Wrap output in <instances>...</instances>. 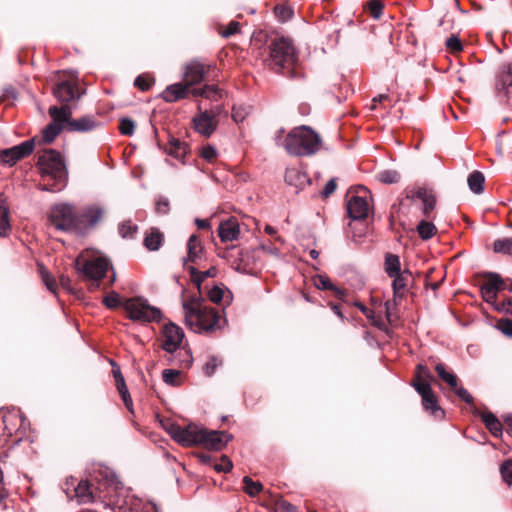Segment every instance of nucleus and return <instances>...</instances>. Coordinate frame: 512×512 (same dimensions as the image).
<instances>
[{
	"label": "nucleus",
	"instance_id": "1",
	"mask_svg": "<svg viewBox=\"0 0 512 512\" xmlns=\"http://www.w3.org/2000/svg\"><path fill=\"white\" fill-rule=\"evenodd\" d=\"M277 146H281L289 155L311 156L321 147L320 136L309 126L293 128L285 135L284 128H280L274 136Z\"/></svg>",
	"mask_w": 512,
	"mask_h": 512
},
{
	"label": "nucleus",
	"instance_id": "2",
	"mask_svg": "<svg viewBox=\"0 0 512 512\" xmlns=\"http://www.w3.org/2000/svg\"><path fill=\"white\" fill-rule=\"evenodd\" d=\"M185 322L196 333L212 332L221 328L220 315L211 307L203 304L199 296L182 300Z\"/></svg>",
	"mask_w": 512,
	"mask_h": 512
},
{
	"label": "nucleus",
	"instance_id": "3",
	"mask_svg": "<svg viewBox=\"0 0 512 512\" xmlns=\"http://www.w3.org/2000/svg\"><path fill=\"white\" fill-rule=\"evenodd\" d=\"M40 174L43 178H49L53 181L52 185H42L43 191L58 192L67 184L68 170L62 155L53 149L43 152L37 162Z\"/></svg>",
	"mask_w": 512,
	"mask_h": 512
},
{
	"label": "nucleus",
	"instance_id": "4",
	"mask_svg": "<svg viewBox=\"0 0 512 512\" xmlns=\"http://www.w3.org/2000/svg\"><path fill=\"white\" fill-rule=\"evenodd\" d=\"M298 60L297 50L293 42L286 37L273 40L269 46V66L280 73L283 69H289Z\"/></svg>",
	"mask_w": 512,
	"mask_h": 512
},
{
	"label": "nucleus",
	"instance_id": "5",
	"mask_svg": "<svg viewBox=\"0 0 512 512\" xmlns=\"http://www.w3.org/2000/svg\"><path fill=\"white\" fill-rule=\"evenodd\" d=\"M123 307L132 321L152 322L160 321L162 318L160 309L150 305L148 300L142 297L127 299Z\"/></svg>",
	"mask_w": 512,
	"mask_h": 512
},
{
	"label": "nucleus",
	"instance_id": "6",
	"mask_svg": "<svg viewBox=\"0 0 512 512\" xmlns=\"http://www.w3.org/2000/svg\"><path fill=\"white\" fill-rule=\"evenodd\" d=\"M50 222L56 229L82 234L79 217L69 204L55 205L50 212Z\"/></svg>",
	"mask_w": 512,
	"mask_h": 512
},
{
	"label": "nucleus",
	"instance_id": "7",
	"mask_svg": "<svg viewBox=\"0 0 512 512\" xmlns=\"http://www.w3.org/2000/svg\"><path fill=\"white\" fill-rule=\"evenodd\" d=\"M369 197V191L363 186L348 191L346 209L351 219L361 220L368 216L371 209Z\"/></svg>",
	"mask_w": 512,
	"mask_h": 512
},
{
	"label": "nucleus",
	"instance_id": "8",
	"mask_svg": "<svg viewBox=\"0 0 512 512\" xmlns=\"http://www.w3.org/2000/svg\"><path fill=\"white\" fill-rule=\"evenodd\" d=\"M224 111L223 106L215 105L210 109L202 110L199 105V113L193 118V126L197 133L204 137H210L217 129L218 117Z\"/></svg>",
	"mask_w": 512,
	"mask_h": 512
},
{
	"label": "nucleus",
	"instance_id": "9",
	"mask_svg": "<svg viewBox=\"0 0 512 512\" xmlns=\"http://www.w3.org/2000/svg\"><path fill=\"white\" fill-rule=\"evenodd\" d=\"M110 262L104 257H93L86 259L84 255H79L75 260V268L79 273H82L86 278L99 281L102 279L108 268Z\"/></svg>",
	"mask_w": 512,
	"mask_h": 512
},
{
	"label": "nucleus",
	"instance_id": "10",
	"mask_svg": "<svg viewBox=\"0 0 512 512\" xmlns=\"http://www.w3.org/2000/svg\"><path fill=\"white\" fill-rule=\"evenodd\" d=\"M405 199H402L400 204L404 206L406 202L416 204L418 201L422 204L423 214L428 217L430 212L433 211L436 205V197L432 191L424 187H412L405 190Z\"/></svg>",
	"mask_w": 512,
	"mask_h": 512
},
{
	"label": "nucleus",
	"instance_id": "11",
	"mask_svg": "<svg viewBox=\"0 0 512 512\" xmlns=\"http://www.w3.org/2000/svg\"><path fill=\"white\" fill-rule=\"evenodd\" d=\"M169 434L173 440L183 446L198 445L203 439L202 428L195 424H189L186 427L171 425Z\"/></svg>",
	"mask_w": 512,
	"mask_h": 512
},
{
	"label": "nucleus",
	"instance_id": "12",
	"mask_svg": "<svg viewBox=\"0 0 512 512\" xmlns=\"http://www.w3.org/2000/svg\"><path fill=\"white\" fill-rule=\"evenodd\" d=\"M34 150V139L26 140L8 149L0 150V164L13 166Z\"/></svg>",
	"mask_w": 512,
	"mask_h": 512
},
{
	"label": "nucleus",
	"instance_id": "13",
	"mask_svg": "<svg viewBox=\"0 0 512 512\" xmlns=\"http://www.w3.org/2000/svg\"><path fill=\"white\" fill-rule=\"evenodd\" d=\"M183 337L184 332L179 326L174 323L166 324L163 329L162 348L168 353L175 352L180 347Z\"/></svg>",
	"mask_w": 512,
	"mask_h": 512
},
{
	"label": "nucleus",
	"instance_id": "14",
	"mask_svg": "<svg viewBox=\"0 0 512 512\" xmlns=\"http://www.w3.org/2000/svg\"><path fill=\"white\" fill-rule=\"evenodd\" d=\"M108 483V498L109 502L115 506L116 509H118L117 512H158V509L155 504H146L143 506V508L139 510H134L132 508L128 507L127 501L124 499H113V495L111 494L112 491H115L117 489L118 483L116 482V479L114 476H112L110 479L107 480Z\"/></svg>",
	"mask_w": 512,
	"mask_h": 512
},
{
	"label": "nucleus",
	"instance_id": "15",
	"mask_svg": "<svg viewBox=\"0 0 512 512\" xmlns=\"http://www.w3.org/2000/svg\"><path fill=\"white\" fill-rule=\"evenodd\" d=\"M203 439L199 443L207 449L219 451L223 449L231 438L224 431L206 430L202 428Z\"/></svg>",
	"mask_w": 512,
	"mask_h": 512
},
{
	"label": "nucleus",
	"instance_id": "16",
	"mask_svg": "<svg viewBox=\"0 0 512 512\" xmlns=\"http://www.w3.org/2000/svg\"><path fill=\"white\" fill-rule=\"evenodd\" d=\"M416 391L420 394L422 398V405L426 411H430V413L436 417L444 414L438 404L434 392L432 391L431 384H421L417 387Z\"/></svg>",
	"mask_w": 512,
	"mask_h": 512
},
{
	"label": "nucleus",
	"instance_id": "17",
	"mask_svg": "<svg viewBox=\"0 0 512 512\" xmlns=\"http://www.w3.org/2000/svg\"><path fill=\"white\" fill-rule=\"evenodd\" d=\"M207 71H208V68L205 67L202 63H200L198 61L190 62L186 66L185 72H184L185 83L189 87L194 84L200 83L204 79Z\"/></svg>",
	"mask_w": 512,
	"mask_h": 512
},
{
	"label": "nucleus",
	"instance_id": "18",
	"mask_svg": "<svg viewBox=\"0 0 512 512\" xmlns=\"http://www.w3.org/2000/svg\"><path fill=\"white\" fill-rule=\"evenodd\" d=\"M240 235V225L236 218H230L220 223L218 236L222 242L234 241Z\"/></svg>",
	"mask_w": 512,
	"mask_h": 512
},
{
	"label": "nucleus",
	"instance_id": "19",
	"mask_svg": "<svg viewBox=\"0 0 512 512\" xmlns=\"http://www.w3.org/2000/svg\"><path fill=\"white\" fill-rule=\"evenodd\" d=\"M496 88L506 97H512V63L504 64L498 75Z\"/></svg>",
	"mask_w": 512,
	"mask_h": 512
},
{
	"label": "nucleus",
	"instance_id": "20",
	"mask_svg": "<svg viewBox=\"0 0 512 512\" xmlns=\"http://www.w3.org/2000/svg\"><path fill=\"white\" fill-rule=\"evenodd\" d=\"M189 88L190 87L186 83H175L169 85L162 92V99L168 103L176 102L188 95Z\"/></svg>",
	"mask_w": 512,
	"mask_h": 512
},
{
	"label": "nucleus",
	"instance_id": "21",
	"mask_svg": "<svg viewBox=\"0 0 512 512\" xmlns=\"http://www.w3.org/2000/svg\"><path fill=\"white\" fill-rule=\"evenodd\" d=\"M54 96L61 102H69L76 97V84L70 80L60 81L53 88Z\"/></svg>",
	"mask_w": 512,
	"mask_h": 512
},
{
	"label": "nucleus",
	"instance_id": "22",
	"mask_svg": "<svg viewBox=\"0 0 512 512\" xmlns=\"http://www.w3.org/2000/svg\"><path fill=\"white\" fill-rule=\"evenodd\" d=\"M101 126V122L95 117L86 115L79 119H73L69 122V130L71 132H90Z\"/></svg>",
	"mask_w": 512,
	"mask_h": 512
},
{
	"label": "nucleus",
	"instance_id": "23",
	"mask_svg": "<svg viewBox=\"0 0 512 512\" xmlns=\"http://www.w3.org/2000/svg\"><path fill=\"white\" fill-rule=\"evenodd\" d=\"M285 180L297 189H303L311 182L308 174L299 168H288L285 173Z\"/></svg>",
	"mask_w": 512,
	"mask_h": 512
},
{
	"label": "nucleus",
	"instance_id": "24",
	"mask_svg": "<svg viewBox=\"0 0 512 512\" xmlns=\"http://www.w3.org/2000/svg\"><path fill=\"white\" fill-rule=\"evenodd\" d=\"M392 282L394 299L401 298L407 286L412 281V273L408 269H404L402 272L394 275Z\"/></svg>",
	"mask_w": 512,
	"mask_h": 512
},
{
	"label": "nucleus",
	"instance_id": "25",
	"mask_svg": "<svg viewBox=\"0 0 512 512\" xmlns=\"http://www.w3.org/2000/svg\"><path fill=\"white\" fill-rule=\"evenodd\" d=\"M66 493L69 497H74L79 504H86L95 500V495L91 491L88 482L84 480L79 481L73 488V495H70L68 489Z\"/></svg>",
	"mask_w": 512,
	"mask_h": 512
},
{
	"label": "nucleus",
	"instance_id": "26",
	"mask_svg": "<svg viewBox=\"0 0 512 512\" xmlns=\"http://www.w3.org/2000/svg\"><path fill=\"white\" fill-rule=\"evenodd\" d=\"M48 112L52 121L62 126L66 124L67 129L69 130V122L73 121V119H71L72 109L69 105L65 104L61 107L51 106Z\"/></svg>",
	"mask_w": 512,
	"mask_h": 512
},
{
	"label": "nucleus",
	"instance_id": "27",
	"mask_svg": "<svg viewBox=\"0 0 512 512\" xmlns=\"http://www.w3.org/2000/svg\"><path fill=\"white\" fill-rule=\"evenodd\" d=\"M103 216V210L99 207L87 208L83 214L79 217L80 226L82 227V233H84L85 227H93Z\"/></svg>",
	"mask_w": 512,
	"mask_h": 512
},
{
	"label": "nucleus",
	"instance_id": "28",
	"mask_svg": "<svg viewBox=\"0 0 512 512\" xmlns=\"http://www.w3.org/2000/svg\"><path fill=\"white\" fill-rule=\"evenodd\" d=\"M188 255L185 262L196 263L202 258L203 245L196 235H191L187 243Z\"/></svg>",
	"mask_w": 512,
	"mask_h": 512
},
{
	"label": "nucleus",
	"instance_id": "29",
	"mask_svg": "<svg viewBox=\"0 0 512 512\" xmlns=\"http://www.w3.org/2000/svg\"><path fill=\"white\" fill-rule=\"evenodd\" d=\"M166 151L170 156L183 162L185 155L188 152V145L176 138H171Z\"/></svg>",
	"mask_w": 512,
	"mask_h": 512
},
{
	"label": "nucleus",
	"instance_id": "30",
	"mask_svg": "<svg viewBox=\"0 0 512 512\" xmlns=\"http://www.w3.org/2000/svg\"><path fill=\"white\" fill-rule=\"evenodd\" d=\"M11 231L9 207L5 199L0 198V236L6 237Z\"/></svg>",
	"mask_w": 512,
	"mask_h": 512
},
{
	"label": "nucleus",
	"instance_id": "31",
	"mask_svg": "<svg viewBox=\"0 0 512 512\" xmlns=\"http://www.w3.org/2000/svg\"><path fill=\"white\" fill-rule=\"evenodd\" d=\"M482 420L485 423L486 428L490 431V433L493 436L499 437L502 435V424L493 413H483Z\"/></svg>",
	"mask_w": 512,
	"mask_h": 512
},
{
	"label": "nucleus",
	"instance_id": "32",
	"mask_svg": "<svg viewBox=\"0 0 512 512\" xmlns=\"http://www.w3.org/2000/svg\"><path fill=\"white\" fill-rule=\"evenodd\" d=\"M313 283L319 290H332L337 297L342 298L344 296V292L335 286L327 276L317 275L313 278Z\"/></svg>",
	"mask_w": 512,
	"mask_h": 512
},
{
	"label": "nucleus",
	"instance_id": "33",
	"mask_svg": "<svg viewBox=\"0 0 512 512\" xmlns=\"http://www.w3.org/2000/svg\"><path fill=\"white\" fill-rule=\"evenodd\" d=\"M384 269L389 277H393L394 275L402 272L403 270H401V262L399 257L395 254H386Z\"/></svg>",
	"mask_w": 512,
	"mask_h": 512
},
{
	"label": "nucleus",
	"instance_id": "34",
	"mask_svg": "<svg viewBox=\"0 0 512 512\" xmlns=\"http://www.w3.org/2000/svg\"><path fill=\"white\" fill-rule=\"evenodd\" d=\"M484 182L485 177L483 173L479 171L472 172L467 179L469 189L475 194H480L483 192Z\"/></svg>",
	"mask_w": 512,
	"mask_h": 512
},
{
	"label": "nucleus",
	"instance_id": "35",
	"mask_svg": "<svg viewBox=\"0 0 512 512\" xmlns=\"http://www.w3.org/2000/svg\"><path fill=\"white\" fill-rule=\"evenodd\" d=\"M194 96H202L207 99L217 100L222 97L221 91L215 85H206L203 88H194L191 90Z\"/></svg>",
	"mask_w": 512,
	"mask_h": 512
},
{
	"label": "nucleus",
	"instance_id": "36",
	"mask_svg": "<svg viewBox=\"0 0 512 512\" xmlns=\"http://www.w3.org/2000/svg\"><path fill=\"white\" fill-rule=\"evenodd\" d=\"M433 379V375L430 370L422 364L417 365L415 381L413 382V387L417 390V387L421 384H430V381Z\"/></svg>",
	"mask_w": 512,
	"mask_h": 512
},
{
	"label": "nucleus",
	"instance_id": "37",
	"mask_svg": "<svg viewBox=\"0 0 512 512\" xmlns=\"http://www.w3.org/2000/svg\"><path fill=\"white\" fill-rule=\"evenodd\" d=\"M64 126L57 124L52 121L48 124L42 131V141L46 144H49L54 141V139L60 134L63 130Z\"/></svg>",
	"mask_w": 512,
	"mask_h": 512
},
{
	"label": "nucleus",
	"instance_id": "38",
	"mask_svg": "<svg viewBox=\"0 0 512 512\" xmlns=\"http://www.w3.org/2000/svg\"><path fill=\"white\" fill-rule=\"evenodd\" d=\"M187 270L190 272L192 276V281L197 285L198 289H200L201 283L207 278V277H214L216 275V269L210 268L204 272H199L196 270L193 266H187Z\"/></svg>",
	"mask_w": 512,
	"mask_h": 512
},
{
	"label": "nucleus",
	"instance_id": "39",
	"mask_svg": "<svg viewBox=\"0 0 512 512\" xmlns=\"http://www.w3.org/2000/svg\"><path fill=\"white\" fill-rule=\"evenodd\" d=\"M162 243V234L157 230H152L144 239L145 247L148 250L156 251Z\"/></svg>",
	"mask_w": 512,
	"mask_h": 512
},
{
	"label": "nucleus",
	"instance_id": "40",
	"mask_svg": "<svg viewBox=\"0 0 512 512\" xmlns=\"http://www.w3.org/2000/svg\"><path fill=\"white\" fill-rule=\"evenodd\" d=\"M417 232L423 240H428L435 235L436 227L432 222L422 220L417 225Z\"/></svg>",
	"mask_w": 512,
	"mask_h": 512
},
{
	"label": "nucleus",
	"instance_id": "41",
	"mask_svg": "<svg viewBox=\"0 0 512 512\" xmlns=\"http://www.w3.org/2000/svg\"><path fill=\"white\" fill-rule=\"evenodd\" d=\"M435 370L438 376L446 382L452 389L457 386V377L454 373L448 372L445 369V366L441 363L435 366Z\"/></svg>",
	"mask_w": 512,
	"mask_h": 512
},
{
	"label": "nucleus",
	"instance_id": "42",
	"mask_svg": "<svg viewBox=\"0 0 512 512\" xmlns=\"http://www.w3.org/2000/svg\"><path fill=\"white\" fill-rule=\"evenodd\" d=\"M180 375L181 372L179 370L165 369L162 372V379L168 385L179 386L181 384Z\"/></svg>",
	"mask_w": 512,
	"mask_h": 512
},
{
	"label": "nucleus",
	"instance_id": "43",
	"mask_svg": "<svg viewBox=\"0 0 512 512\" xmlns=\"http://www.w3.org/2000/svg\"><path fill=\"white\" fill-rule=\"evenodd\" d=\"M244 491L249 496H256L263 489V485L259 481H253L250 477L243 478Z\"/></svg>",
	"mask_w": 512,
	"mask_h": 512
},
{
	"label": "nucleus",
	"instance_id": "44",
	"mask_svg": "<svg viewBox=\"0 0 512 512\" xmlns=\"http://www.w3.org/2000/svg\"><path fill=\"white\" fill-rule=\"evenodd\" d=\"M493 249L496 253L512 255V238L498 239L494 242Z\"/></svg>",
	"mask_w": 512,
	"mask_h": 512
},
{
	"label": "nucleus",
	"instance_id": "45",
	"mask_svg": "<svg viewBox=\"0 0 512 512\" xmlns=\"http://www.w3.org/2000/svg\"><path fill=\"white\" fill-rule=\"evenodd\" d=\"M377 179L385 184H394L399 182L400 174L396 170H383L377 174Z\"/></svg>",
	"mask_w": 512,
	"mask_h": 512
},
{
	"label": "nucleus",
	"instance_id": "46",
	"mask_svg": "<svg viewBox=\"0 0 512 512\" xmlns=\"http://www.w3.org/2000/svg\"><path fill=\"white\" fill-rule=\"evenodd\" d=\"M487 283L494 287L498 291L506 290L507 282L501 278L497 273L489 272L487 274Z\"/></svg>",
	"mask_w": 512,
	"mask_h": 512
},
{
	"label": "nucleus",
	"instance_id": "47",
	"mask_svg": "<svg viewBox=\"0 0 512 512\" xmlns=\"http://www.w3.org/2000/svg\"><path fill=\"white\" fill-rule=\"evenodd\" d=\"M481 293H482L484 300L487 303L494 305V303L497 301V290L494 289V287L491 286L489 283L486 282L481 287Z\"/></svg>",
	"mask_w": 512,
	"mask_h": 512
},
{
	"label": "nucleus",
	"instance_id": "48",
	"mask_svg": "<svg viewBox=\"0 0 512 512\" xmlns=\"http://www.w3.org/2000/svg\"><path fill=\"white\" fill-rule=\"evenodd\" d=\"M447 50L451 53L460 52L463 49L462 43L456 34H451L445 41Z\"/></svg>",
	"mask_w": 512,
	"mask_h": 512
},
{
	"label": "nucleus",
	"instance_id": "49",
	"mask_svg": "<svg viewBox=\"0 0 512 512\" xmlns=\"http://www.w3.org/2000/svg\"><path fill=\"white\" fill-rule=\"evenodd\" d=\"M137 232V226L130 221L122 222L119 225V233L123 238H132Z\"/></svg>",
	"mask_w": 512,
	"mask_h": 512
},
{
	"label": "nucleus",
	"instance_id": "50",
	"mask_svg": "<svg viewBox=\"0 0 512 512\" xmlns=\"http://www.w3.org/2000/svg\"><path fill=\"white\" fill-rule=\"evenodd\" d=\"M500 472L505 483L512 485V459L501 464Z\"/></svg>",
	"mask_w": 512,
	"mask_h": 512
},
{
	"label": "nucleus",
	"instance_id": "51",
	"mask_svg": "<svg viewBox=\"0 0 512 512\" xmlns=\"http://www.w3.org/2000/svg\"><path fill=\"white\" fill-rule=\"evenodd\" d=\"M154 80L152 77L148 75H139L135 81L134 85L138 87L142 91H147L151 88Z\"/></svg>",
	"mask_w": 512,
	"mask_h": 512
},
{
	"label": "nucleus",
	"instance_id": "52",
	"mask_svg": "<svg viewBox=\"0 0 512 512\" xmlns=\"http://www.w3.org/2000/svg\"><path fill=\"white\" fill-rule=\"evenodd\" d=\"M121 134L131 136L135 130V123L129 118H122L119 124Z\"/></svg>",
	"mask_w": 512,
	"mask_h": 512
},
{
	"label": "nucleus",
	"instance_id": "53",
	"mask_svg": "<svg viewBox=\"0 0 512 512\" xmlns=\"http://www.w3.org/2000/svg\"><path fill=\"white\" fill-rule=\"evenodd\" d=\"M103 303L107 308L114 309L120 306V296L117 292L112 291L103 298Z\"/></svg>",
	"mask_w": 512,
	"mask_h": 512
},
{
	"label": "nucleus",
	"instance_id": "54",
	"mask_svg": "<svg viewBox=\"0 0 512 512\" xmlns=\"http://www.w3.org/2000/svg\"><path fill=\"white\" fill-rule=\"evenodd\" d=\"M222 364V361L215 357V356H211L208 361L205 363L204 365V373L207 375V376H211L215 370Z\"/></svg>",
	"mask_w": 512,
	"mask_h": 512
},
{
	"label": "nucleus",
	"instance_id": "55",
	"mask_svg": "<svg viewBox=\"0 0 512 512\" xmlns=\"http://www.w3.org/2000/svg\"><path fill=\"white\" fill-rule=\"evenodd\" d=\"M41 276L46 288L52 293H56L57 285L53 276L48 271L43 269H41Z\"/></svg>",
	"mask_w": 512,
	"mask_h": 512
},
{
	"label": "nucleus",
	"instance_id": "56",
	"mask_svg": "<svg viewBox=\"0 0 512 512\" xmlns=\"http://www.w3.org/2000/svg\"><path fill=\"white\" fill-rule=\"evenodd\" d=\"M118 392L120 393L122 400L130 411L132 410V399L129 395L124 379H121V385H119Z\"/></svg>",
	"mask_w": 512,
	"mask_h": 512
},
{
	"label": "nucleus",
	"instance_id": "57",
	"mask_svg": "<svg viewBox=\"0 0 512 512\" xmlns=\"http://www.w3.org/2000/svg\"><path fill=\"white\" fill-rule=\"evenodd\" d=\"M496 327L506 336L512 337V320L503 318L497 322Z\"/></svg>",
	"mask_w": 512,
	"mask_h": 512
},
{
	"label": "nucleus",
	"instance_id": "58",
	"mask_svg": "<svg viewBox=\"0 0 512 512\" xmlns=\"http://www.w3.org/2000/svg\"><path fill=\"white\" fill-rule=\"evenodd\" d=\"M233 465L230 459L227 456H222L220 461L214 464V469L217 472L227 473L232 469Z\"/></svg>",
	"mask_w": 512,
	"mask_h": 512
},
{
	"label": "nucleus",
	"instance_id": "59",
	"mask_svg": "<svg viewBox=\"0 0 512 512\" xmlns=\"http://www.w3.org/2000/svg\"><path fill=\"white\" fill-rule=\"evenodd\" d=\"M275 13L281 21L289 20L293 16V10L288 6H277Z\"/></svg>",
	"mask_w": 512,
	"mask_h": 512
},
{
	"label": "nucleus",
	"instance_id": "60",
	"mask_svg": "<svg viewBox=\"0 0 512 512\" xmlns=\"http://www.w3.org/2000/svg\"><path fill=\"white\" fill-rule=\"evenodd\" d=\"M493 306L499 312L506 313V314L512 313V309H511L512 300L510 298H506L500 302L496 301Z\"/></svg>",
	"mask_w": 512,
	"mask_h": 512
},
{
	"label": "nucleus",
	"instance_id": "61",
	"mask_svg": "<svg viewBox=\"0 0 512 512\" xmlns=\"http://www.w3.org/2000/svg\"><path fill=\"white\" fill-rule=\"evenodd\" d=\"M369 11H370V14L375 19H378L381 17V15L383 13V5L376 0H372L369 2Z\"/></svg>",
	"mask_w": 512,
	"mask_h": 512
},
{
	"label": "nucleus",
	"instance_id": "62",
	"mask_svg": "<svg viewBox=\"0 0 512 512\" xmlns=\"http://www.w3.org/2000/svg\"><path fill=\"white\" fill-rule=\"evenodd\" d=\"M239 29H240V25L238 22L236 21H231L229 23V25L220 32L221 36L224 37V38H228L234 34H236L237 32H239Z\"/></svg>",
	"mask_w": 512,
	"mask_h": 512
},
{
	"label": "nucleus",
	"instance_id": "63",
	"mask_svg": "<svg viewBox=\"0 0 512 512\" xmlns=\"http://www.w3.org/2000/svg\"><path fill=\"white\" fill-rule=\"evenodd\" d=\"M208 297L213 303H219L223 299V290L218 286H214L209 290Z\"/></svg>",
	"mask_w": 512,
	"mask_h": 512
},
{
	"label": "nucleus",
	"instance_id": "64",
	"mask_svg": "<svg viewBox=\"0 0 512 512\" xmlns=\"http://www.w3.org/2000/svg\"><path fill=\"white\" fill-rule=\"evenodd\" d=\"M201 156L205 160L211 162V161H213L216 158L217 150L215 149V147L207 145V146L202 148Z\"/></svg>",
	"mask_w": 512,
	"mask_h": 512
}]
</instances>
